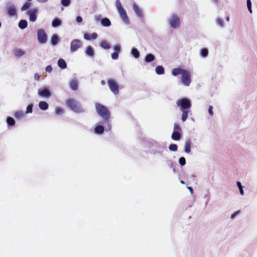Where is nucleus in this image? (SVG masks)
I'll list each match as a JSON object with an SVG mask.
<instances>
[{"mask_svg": "<svg viewBox=\"0 0 257 257\" xmlns=\"http://www.w3.org/2000/svg\"><path fill=\"white\" fill-rule=\"evenodd\" d=\"M95 108L97 113L103 119L102 123L106 124V129L110 131L111 129L110 111L106 106L99 103H95Z\"/></svg>", "mask_w": 257, "mask_h": 257, "instance_id": "nucleus-1", "label": "nucleus"}, {"mask_svg": "<svg viewBox=\"0 0 257 257\" xmlns=\"http://www.w3.org/2000/svg\"><path fill=\"white\" fill-rule=\"evenodd\" d=\"M176 104L182 112L181 120L182 121H186L189 113L190 112V108L192 106L191 101L188 98H183L177 100Z\"/></svg>", "mask_w": 257, "mask_h": 257, "instance_id": "nucleus-2", "label": "nucleus"}, {"mask_svg": "<svg viewBox=\"0 0 257 257\" xmlns=\"http://www.w3.org/2000/svg\"><path fill=\"white\" fill-rule=\"evenodd\" d=\"M66 104L72 110L77 113L83 111L81 104L73 98H70L66 101Z\"/></svg>", "mask_w": 257, "mask_h": 257, "instance_id": "nucleus-3", "label": "nucleus"}, {"mask_svg": "<svg viewBox=\"0 0 257 257\" xmlns=\"http://www.w3.org/2000/svg\"><path fill=\"white\" fill-rule=\"evenodd\" d=\"M116 7L120 16L121 18L123 20V21L125 23H128V18L127 16L126 12L122 8L119 0H117L116 1Z\"/></svg>", "mask_w": 257, "mask_h": 257, "instance_id": "nucleus-4", "label": "nucleus"}, {"mask_svg": "<svg viewBox=\"0 0 257 257\" xmlns=\"http://www.w3.org/2000/svg\"><path fill=\"white\" fill-rule=\"evenodd\" d=\"M107 84L109 89L112 92L115 94H118L119 93V85L115 80L110 79L107 80Z\"/></svg>", "mask_w": 257, "mask_h": 257, "instance_id": "nucleus-5", "label": "nucleus"}, {"mask_svg": "<svg viewBox=\"0 0 257 257\" xmlns=\"http://www.w3.org/2000/svg\"><path fill=\"white\" fill-rule=\"evenodd\" d=\"M82 46V42L78 39H74L72 40L70 44V51L74 52L80 48Z\"/></svg>", "mask_w": 257, "mask_h": 257, "instance_id": "nucleus-6", "label": "nucleus"}, {"mask_svg": "<svg viewBox=\"0 0 257 257\" xmlns=\"http://www.w3.org/2000/svg\"><path fill=\"white\" fill-rule=\"evenodd\" d=\"M182 83L186 86H189L191 82V76L189 71L185 70L182 75Z\"/></svg>", "mask_w": 257, "mask_h": 257, "instance_id": "nucleus-7", "label": "nucleus"}, {"mask_svg": "<svg viewBox=\"0 0 257 257\" xmlns=\"http://www.w3.org/2000/svg\"><path fill=\"white\" fill-rule=\"evenodd\" d=\"M169 23L172 28H178L180 25V19L177 15L174 14L171 17Z\"/></svg>", "mask_w": 257, "mask_h": 257, "instance_id": "nucleus-8", "label": "nucleus"}, {"mask_svg": "<svg viewBox=\"0 0 257 257\" xmlns=\"http://www.w3.org/2000/svg\"><path fill=\"white\" fill-rule=\"evenodd\" d=\"M38 41L41 44H44L47 42V35L43 29H39L37 32Z\"/></svg>", "mask_w": 257, "mask_h": 257, "instance_id": "nucleus-9", "label": "nucleus"}, {"mask_svg": "<svg viewBox=\"0 0 257 257\" xmlns=\"http://www.w3.org/2000/svg\"><path fill=\"white\" fill-rule=\"evenodd\" d=\"M38 94L43 97H49L51 95V92L47 88H45L41 90H39Z\"/></svg>", "mask_w": 257, "mask_h": 257, "instance_id": "nucleus-10", "label": "nucleus"}, {"mask_svg": "<svg viewBox=\"0 0 257 257\" xmlns=\"http://www.w3.org/2000/svg\"><path fill=\"white\" fill-rule=\"evenodd\" d=\"M36 13H37V10L36 9L27 12L28 14L29 15V19H30V21L34 22L36 21V19H37V15L36 14Z\"/></svg>", "mask_w": 257, "mask_h": 257, "instance_id": "nucleus-11", "label": "nucleus"}, {"mask_svg": "<svg viewBox=\"0 0 257 257\" xmlns=\"http://www.w3.org/2000/svg\"><path fill=\"white\" fill-rule=\"evenodd\" d=\"M17 13L16 9L14 5H11L7 8V14L10 16H13L16 15Z\"/></svg>", "mask_w": 257, "mask_h": 257, "instance_id": "nucleus-12", "label": "nucleus"}, {"mask_svg": "<svg viewBox=\"0 0 257 257\" xmlns=\"http://www.w3.org/2000/svg\"><path fill=\"white\" fill-rule=\"evenodd\" d=\"M186 70L179 68H174L172 70V74L174 76H177L179 74L182 75Z\"/></svg>", "mask_w": 257, "mask_h": 257, "instance_id": "nucleus-13", "label": "nucleus"}, {"mask_svg": "<svg viewBox=\"0 0 257 257\" xmlns=\"http://www.w3.org/2000/svg\"><path fill=\"white\" fill-rule=\"evenodd\" d=\"M70 86L72 90H76L78 89V81L76 79H73L70 81Z\"/></svg>", "mask_w": 257, "mask_h": 257, "instance_id": "nucleus-14", "label": "nucleus"}, {"mask_svg": "<svg viewBox=\"0 0 257 257\" xmlns=\"http://www.w3.org/2000/svg\"><path fill=\"white\" fill-rule=\"evenodd\" d=\"M104 131V127L101 125H97L94 128V133L98 135L103 134Z\"/></svg>", "mask_w": 257, "mask_h": 257, "instance_id": "nucleus-15", "label": "nucleus"}, {"mask_svg": "<svg viewBox=\"0 0 257 257\" xmlns=\"http://www.w3.org/2000/svg\"><path fill=\"white\" fill-rule=\"evenodd\" d=\"M191 142L190 140H188L185 142V152L187 154H189L191 152Z\"/></svg>", "mask_w": 257, "mask_h": 257, "instance_id": "nucleus-16", "label": "nucleus"}, {"mask_svg": "<svg viewBox=\"0 0 257 257\" xmlns=\"http://www.w3.org/2000/svg\"><path fill=\"white\" fill-rule=\"evenodd\" d=\"M172 139L175 141H178L181 138V135L179 132L174 131L172 134Z\"/></svg>", "mask_w": 257, "mask_h": 257, "instance_id": "nucleus-17", "label": "nucleus"}, {"mask_svg": "<svg viewBox=\"0 0 257 257\" xmlns=\"http://www.w3.org/2000/svg\"><path fill=\"white\" fill-rule=\"evenodd\" d=\"M39 107L41 109L45 110L48 109V104L46 102L41 101L39 103Z\"/></svg>", "mask_w": 257, "mask_h": 257, "instance_id": "nucleus-18", "label": "nucleus"}, {"mask_svg": "<svg viewBox=\"0 0 257 257\" xmlns=\"http://www.w3.org/2000/svg\"><path fill=\"white\" fill-rule=\"evenodd\" d=\"M101 23L104 27H109L111 24L110 20L106 18H103L101 21Z\"/></svg>", "mask_w": 257, "mask_h": 257, "instance_id": "nucleus-19", "label": "nucleus"}, {"mask_svg": "<svg viewBox=\"0 0 257 257\" xmlns=\"http://www.w3.org/2000/svg\"><path fill=\"white\" fill-rule=\"evenodd\" d=\"M155 60V56L152 54H147L145 60L147 63H150L153 61Z\"/></svg>", "mask_w": 257, "mask_h": 257, "instance_id": "nucleus-20", "label": "nucleus"}, {"mask_svg": "<svg viewBox=\"0 0 257 257\" xmlns=\"http://www.w3.org/2000/svg\"><path fill=\"white\" fill-rule=\"evenodd\" d=\"M58 66L64 69L67 67V64L65 61L62 59H59L58 61Z\"/></svg>", "mask_w": 257, "mask_h": 257, "instance_id": "nucleus-21", "label": "nucleus"}, {"mask_svg": "<svg viewBox=\"0 0 257 257\" xmlns=\"http://www.w3.org/2000/svg\"><path fill=\"white\" fill-rule=\"evenodd\" d=\"M133 9H134V10L135 11V13L137 14V15H138L140 17L142 16L143 15H142V11L141 10V9L138 7V6L137 5H136L135 4H134Z\"/></svg>", "mask_w": 257, "mask_h": 257, "instance_id": "nucleus-22", "label": "nucleus"}, {"mask_svg": "<svg viewBox=\"0 0 257 257\" xmlns=\"http://www.w3.org/2000/svg\"><path fill=\"white\" fill-rule=\"evenodd\" d=\"M28 25L27 22L26 20H21L19 23V27L21 29H25Z\"/></svg>", "mask_w": 257, "mask_h": 257, "instance_id": "nucleus-23", "label": "nucleus"}, {"mask_svg": "<svg viewBox=\"0 0 257 257\" xmlns=\"http://www.w3.org/2000/svg\"><path fill=\"white\" fill-rule=\"evenodd\" d=\"M85 53L88 56L92 57L94 55V50H93V48L91 46H89L86 48Z\"/></svg>", "mask_w": 257, "mask_h": 257, "instance_id": "nucleus-24", "label": "nucleus"}, {"mask_svg": "<svg viewBox=\"0 0 257 257\" xmlns=\"http://www.w3.org/2000/svg\"><path fill=\"white\" fill-rule=\"evenodd\" d=\"M25 113L22 111H17L15 113V116L17 119H21L24 117Z\"/></svg>", "mask_w": 257, "mask_h": 257, "instance_id": "nucleus-25", "label": "nucleus"}, {"mask_svg": "<svg viewBox=\"0 0 257 257\" xmlns=\"http://www.w3.org/2000/svg\"><path fill=\"white\" fill-rule=\"evenodd\" d=\"M156 72L159 75H162L164 73V69L161 66H158L156 68Z\"/></svg>", "mask_w": 257, "mask_h": 257, "instance_id": "nucleus-26", "label": "nucleus"}, {"mask_svg": "<svg viewBox=\"0 0 257 257\" xmlns=\"http://www.w3.org/2000/svg\"><path fill=\"white\" fill-rule=\"evenodd\" d=\"M61 24V21L57 18H55L52 21V25L53 27H57Z\"/></svg>", "mask_w": 257, "mask_h": 257, "instance_id": "nucleus-27", "label": "nucleus"}, {"mask_svg": "<svg viewBox=\"0 0 257 257\" xmlns=\"http://www.w3.org/2000/svg\"><path fill=\"white\" fill-rule=\"evenodd\" d=\"M14 54L16 56L20 57L24 55L25 52L22 50L18 49L14 51Z\"/></svg>", "mask_w": 257, "mask_h": 257, "instance_id": "nucleus-28", "label": "nucleus"}, {"mask_svg": "<svg viewBox=\"0 0 257 257\" xmlns=\"http://www.w3.org/2000/svg\"><path fill=\"white\" fill-rule=\"evenodd\" d=\"M51 43L53 45H56L58 42V37L56 35H53L51 38Z\"/></svg>", "mask_w": 257, "mask_h": 257, "instance_id": "nucleus-29", "label": "nucleus"}, {"mask_svg": "<svg viewBox=\"0 0 257 257\" xmlns=\"http://www.w3.org/2000/svg\"><path fill=\"white\" fill-rule=\"evenodd\" d=\"M100 46L105 49H108L110 47L109 44L106 41H101Z\"/></svg>", "mask_w": 257, "mask_h": 257, "instance_id": "nucleus-30", "label": "nucleus"}, {"mask_svg": "<svg viewBox=\"0 0 257 257\" xmlns=\"http://www.w3.org/2000/svg\"><path fill=\"white\" fill-rule=\"evenodd\" d=\"M133 55L136 58L140 56V52L136 48H133L131 51Z\"/></svg>", "mask_w": 257, "mask_h": 257, "instance_id": "nucleus-31", "label": "nucleus"}, {"mask_svg": "<svg viewBox=\"0 0 257 257\" xmlns=\"http://www.w3.org/2000/svg\"><path fill=\"white\" fill-rule=\"evenodd\" d=\"M7 122L8 125H11V126L14 125L15 123V120L13 118H12L11 117H8L7 118Z\"/></svg>", "mask_w": 257, "mask_h": 257, "instance_id": "nucleus-32", "label": "nucleus"}, {"mask_svg": "<svg viewBox=\"0 0 257 257\" xmlns=\"http://www.w3.org/2000/svg\"><path fill=\"white\" fill-rule=\"evenodd\" d=\"M31 6V3L29 2H26L21 8V11H24L28 10Z\"/></svg>", "mask_w": 257, "mask_h": 257, "instance_id": "nucleus-33", "label": "nucleus"}, {"mask_svg": "<svg viewBox=\"0 0 257 257\" xmlns=\"http://www.w3.org/2000/svg\"><path fill=\"white\" fill-rule=\"evenodd\" d=\"M169 149L171 151L176 152L177 151L178 146L176 144H171L169 147Z\"/></svg>", "mask_w": 257, "mask_h": 257, "instance_id": "nucleus-34", "label": "nucleus"}, {"mask_svg": "<svg viewBox=\"0 0 257 257\" xmlns=\"http://www.w3.org/2000/svg\"><path fill=\"white\" fill-rule=\"evenodd\" d=\"M208 51L206 48H203L201 49V55L202 57H206L208 55Z\"/></svg>", "mask_w": 257, "mask_h": 257, "instance_id": "nucleus-35", "label": "nucleus"}, {"mask_svg": "<svg viewBox=\"0 0 257 257\" xmlns=\"http://www.w3.org/2000/svg\"><path fill=\"white\" fill-rule=\"evenodd\" d=\"M61 4L64 7H68L70 4V0H61Z\"/></svg>", "mask_w": 257, "mask_h": 257, "instance_id": "nucleus-36", "label": "nucleus"}, {"mask_svg": "<svg viewBox=\"0 0 257 257\" xmlns=\"http://www.w3.org/2000/svg\"><path fill=\"white\" fill-rule=\"evenodd\" d=\"M179 163L181 166H184L186 164V159L184 157H181L179 160Z\"/></svg>", "mask_w": 257, "mask_h": 257, "instance_id": "nucleus-37", "label": "nucleus"}, {"mask_svg": "<svg viewBox=\"0 0 257 257\" xmlns=\"http://www.w3.org/2000/svg\"><path fill=\"white\" fill-rule=\"evenodd\" d=\"M33 106V105L32 104H30L28 105L27 107L26 113H31L32 112V110H33L32 109Z\"/></svg>", "mask_w": 257, "mask_h": 257, "instance_id": "nucleus-38", "label": "nucleus"}, {"mask_svg": "<svg viewBox=\"0 0 257 257\" xmlns=\"http://www.w3.org/2000/svg\"><path fill=\"white\" fill-rule=\"evenodd\" d=\"M236 185L239 188L240 194L242 195L243 194V191L241 183L239 182H237Z\"/></svg>", "mask_w": 257, "mask_h": 257, "instance_id": "nucleus-39", "label": "nucleus"}, {"mask_svg": "<svg viewBox=\"0 0 257 257\" xmlns=\"http://www.w3.org/2000/svg\"><path fill=\"white\" fill-rule=\"evenodd\" d=\"M247 9L250 12V14L252 13V10H251V3L250 0H247Z\"/></svg>", "mask_w": 257, "mask_h": 257, "instance_id": "nucleus-40", "label": "nucleus"}, {"mask_svg": "<svg viewBox=\"0 0 257 257\" xmlns=\"http://www.w3.org/2000/svg\"><path fill=\"white\" fill-rule=\"evenodd\" d=\"M174 130L175 131L179 132L181 131V127L178 123H175L174 125Z\"/></svg>", "mask_w": 257, "mask_h": 257, "instance_id": "nucleus-41", "label": "nucleus"}, {"mask_svg": "<svg viewBox=\"0 0 257 257\" xmlns=\"http://www.w3.org/2000/svg\"><path fill=\"white\" fill-rule=\"evenodd\" d=\"M55 112L57 114H61L63 113V110L59 107H57L55 109Z\"/></svg>", "mask_w": 257, "mask_h": 257, "instance_id": "nucleus-42", "label": "nucleus"}, {"mask_svg": "<svg viewBox=\"0 0 257 257\" xmlns=\"http://www.w3.org/2000/svg\"><path fill=\"white\" fill-rule=\"evenodd\" d=\"M118 54L119 53H118L117 52H115L112 53V54H111V58H112V59H113V60L117 59L118 58Z\"/></svg>", "mask_w": 257, "mask_h": 257, "instance_id": "nucleus-43", "label": "nucleus"}, {"mask_svg": "<svg viewBox=\"0 0 257 257\" xmlns=\"http://www.w3.org/2000/svg\"><path fill=\"white\" fill-rule=\"evenodd\" d=\"M114 50L115 52L119 53L120 51V47L119 45H116L114 47Z\"/></svg>", "mask_w": 257, "mask_h": 257, "instance_id": "nucleus-44", "label": "nucleus"}, {"mask_svg": "<svg viewBox=\"0 0 257 257\" xmlns=\"http://www.w3.org/2000/svg\"><path fill=\"white\" fill-rule=\"evenodd\" d=\"M84 38L87 40H90L91 39V36L89 34L85 33L84 34Z\"/></svg>", "mask_w": 257, "mask_h": 257, "instance_id": "nucleus-45", "label": "nucleus"}, {"mask_svg": "<svg viewBox=\"0 0 257 257\" xmlns=\"http://www.w3.org/2000/svg\"><path fill=\"white\" fill-rule=\"evenodd\" d=\"M46 71L50 73L52 71V67L51 65H48L46 68Z\"/></svg>", "mask_w": 257, "mask_h": 257, "instance_id": "nucleus-46", "label": "nucleus"}, {"mask_svg": "<svg viewBox=\"0 0 257 257\" xmlns=\"http://www.w3.org/2000/svg\"><path fill=\"white\" fill-rule=\"evenodd\" d=\"M212 109H213L212 106H211V105L209 106V109H208V112H209V114L211 116H212L213 115V112Z\"/></svg>", "mask_w": 257, "mask_h": 257, "instance_id": "nucleus-47", "label": "nucleus"}, {"mask_svg": "<svg viewBox=\"0 0 257 257\" xmlns=\"http://www.w3.org/2000/svg\"><path fill=\"white\" fill-rule=\"evenodd\" d=\"M217 23L218 25H219L220 26H223V23L221 19H218L217 20Z\"/></svg>", "mask_w": 257, "mask_h": 257, "instance_id": "nucleus-48", "label": "nucleus"}, {"mask_svg": "<svg viewBox=\"0 0 257 257\" xmlns=\"http://www.w3.org/2000/svg\"><path fill=\"white\" fill-rule=\"evenodd\" d=\"M97 38V34L96 33H93L91 35V38L96 39Z\"/></svg>", "mask_w": 257, "mask_h": 257, "instance_id": "nucleus-49", "label": "nucleus"}, {"mask_svg": "<svg viewBox=\"0 0 257 257\" xmlns=\"http://www.w3.org/2000/svg\"><path fill=\"white\" fill-rule=\"evenodd\" d=\"M239 213V211L234 212L233 214L231 215V218H233L235 216H236L237 215H238Z\"/></svg>", "mask_w": 257, "mask_h": 257, "instance_id": "nucleus-50", "label": "nucleus"}, {"mask_svg": "<svg viewBox=\"0 0 257 257\" xmlns=\"http://www.w3.org/2000/svg\"><path fill=\"white\" fill-rule=\"evenodd\" d=\"M76 21L78 23H81L82 21V19L80 16H77L76 17Z\"/></svg>", "mask_w": 257, "mask_h": 257, "instance_id": "nucleus-51", "label": "nucleus"}, {"mask_svg": "<svg viewBox=\"0 0 257 257\" xmlns=\"http://www.w3.org/2000/svg\"><path fill=\"white\" fill-rule=\"evenodd\" d=\"M34 78H35V80H36L37 81L39 80V78H40L39 75L38 73H35L34 74Z\"/></svg>", "mask_w": 257, "mask_h": 257, "instance_id": "nucleus-52", "label": "nucleus"}, {"mask_svg": "<svg viewBox=\"0 0 257 257\" xmlns=\"http://www.w3.org/2000/svg\"><path fill=\"white\" fill-rule=\"evenodd\" d=\"M188 189L190 191V192L192 194L193 192V188L191 187H188Z\"/></svg>", "mask_w": 257, "mask_h": 257, "instance_id": "nucleus-53", "label": "nucleus"}, {"mask_svg": "<svg viewBox=\"0 0 257 257\" xmlns=\"http://www.w3.org/2000/svg\"><path fill=\"white\" fill-rule=\"evenodd\" d=\"M39 2L44 3L46 2L48 0H37Z\"/></svg>", "mask_w": 257, "mask_h": 257, "instance_id": "nucleus-54", "label": "nucleus"}, {"mask_svg": "<svg viewBox=\"0 0 257 257\" xmlns=\"http://www.w3.org/2000/svg\"><path fill=\"white\" fill-rule=\"evenodd\" d=\"M101 84L102 85H104L105 84V81L104 80H101Z\"/></svg>", "mask_w": 257, "mask_h": 257, "instance_id": "nucleus-55", "label": "nucleus"}, {"mask_svg": "<svg viewBox=\"0 0 257 257\" xmlns=\"http://www.w3.org/2000/svg\"><path fill=\"white\" fill-rule=\"evenodd\" d=\"M180 183H181V184H185L184 181H183V180H181V181H180Z\"/></svg>", "mask_w": 257, "mask_h": 257, "instance_id": "nucleus-56", "label": "nucleus"}, {"mask_svg": "<svg viewBox=\"0 0 257 257\" xmlns=\"http://www.w3.org/2000/svg\"><path fill=\"white\" fill-rule=\"evenodd\" d=\"M229 17H227V18H226V20H227V21H229Z\"/></svg>", "mask_w": 257, "mask_h": 257, "instance_id": "nucleus-57", "label": "nucleus"}, {"mask_svg": "<svg viewBox=\"0 0 257 257\" xmlns=\"http://www.w3.org/2000/svg\"><path fill=\"white\" fill-rule=\"evenodd\" d=\"M192 176L193 177H195V176L194 175H192Z\"/></svg>", "mask_w": 257, "mask_h": 257, "instance_id": "nucleus-58", "label": "nucleus"}, {"mask_svg": "<svg viewBox=\"0 0 257 257\" xmlns=\"http://www.w3.org/2000/svg\"><path fill=\"white\" fill-rule=\"evenodd\" d=\"M1 27V23L0 22V27Z\"/></svg>", "mask_w": 257, "mask_h": 257, "instance_id": "nucleus-59", "label": "nucleus"}]
</instances>
